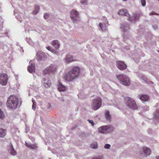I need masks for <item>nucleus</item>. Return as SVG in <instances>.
<instances>
[{"label": "nucleus", "mask_w": 159, "mask_h": 159, "mask_svg": "<svg viewBox=\"0 0 159 159\" xmlns=\"http://www.w3.org/2000/svg\"><path fill=\"white\" fill-rule=\"evenodd\" d=\"M90 148L93 149H97L98 148L97 143L96 142H93L90 145Z\"/></svg>", "instance_id": "nucleus-22"}, {"label": "nucleus", "mask_w": 159, "mask_h": 159, "mask_svg": "<svg viewBox=\"0 0 159 159\" xmlns=\"http://www.w3.org/2000/svg\"><path fill=\"white\" fill-rule=\"evenodd\" d=\"M105 117L106 119L108 120L111 119V116L109 112L108 111H106L105 112Z\"/></svg>", "instance_id": "nucleus-27"}, {"label": "nucleus", "mask_w": 159, "mask_h": 159, "mask_svg": "<svg viewBox=\"0 0 159 159\" xmlns=\"http://www.w3.org/2000/svg\"><path fill=\"white\" fill-rule=\"evenodd\" d=\"M157 159H159V156L156 157Z\"/></svg>", "instance_id": "nucleus-46"}, {"label": "nucleus", "mask_w": 159, "mask_h": 159, "mask_svg": "<svg viewBox=\"0 0 159 159\" xmlns=\"http://www.w3.org/2000/svg\"><path fill=\"white\" fill-rule=\"evenodd\" d=\"M18 98L14 96H10L8 99L7 103V107L9 109L14 110L16 108Z\"/></svg>", "instance_id": "nucleus-3"}, {"label": "nucleus", "mask_w": 159, "mask_h": 159, "mask_svg": "<svg viewBox=\"0 0 159 159\" xmlns=\"http://www.w3.org/2000/svg\"><path fill=\"white\" fill-rule=\"evenodd\" d=\"M141 5L143 7H145L146 4V1L145 0H140Z\"/></svg>", "instance_id": "nucleus-32"}, {"label": "nucleus", "mask_w": 159, "mask_h": 159, "mask_svg": "<svg viewBox=\"0 0 159 159\" xmlns=\"http://www.w3.org/2000/svg\"><path fill=\"white\" fill-rule=\"evenodd\" d=\"M80 2L83 5H86L88 3L87 0H81Z\"/></svg>", "instance_id": "nucleus-35"}, {"label": "nucleus", "mask_w": 159, "mask_h": 159, "mask_svg": "<svg viewBox=\"0 0 159 159\" xmlns=\"http://www.w3.org/2000/svg\"><path fill=\"white\" fill-rule=\"evenodd\" d=\"M70 17L74 22L80 20L79 13L77 11L75 10H73L70 11Z\"/></svg>", "instance_id": "nucleus-8"}, {"label": "nucleus", "mask_w": 159, "mask_h": 159, "mask_svg": "<svg viewBox=\"0 0 159 159\" xmlns=\"http://www.w3.org/2000/svg\"><path fill=\"white\" fill-rule=\"evenodd\" d=\"M88 121L90 123H91L92 125L94 126L95 124L94 123L93 121L92 120H88Z\"/></svg>", "instance_id": "nucleus-38"}, {"label": "nucleus", "mask_w": 159, "mask_h": 159, "mask_svg": "<svg viewBox=\"0 0 159 159\" xmlns=\"http://www.w3.org/2000/svg\"><path fill=\"white\" fill-rule=\"evenodd\" d=\"M49 15L48 13H45L44 15V17L45 19H47L48 18Z\"/></svg>", "instance_id": "nucleus-37"}, {"label": "nucleus", "mask_w": 159, "mask_h": 159, "mask_svg": "<svg viewBox=\"0 0 159 159\" xmlns=\"http://www.w3.org/2000/svg\"><path fill=\"white\" fill-rule=\"evenodd\" d=\"M141 76V79H143V80H145V77L144 76L142 75Z\"/></svg>", "instance_id": "nucleus-43"}, {"label": "nucleus", "mask_w": 159, "mask_h": 159, "mask_svg": "<svg viewBox=\"0 0 159 159\" xmlns=\"http://www.w3.org/2000/svg\"><path fill=\"white\" fill-rule=\"evenodd\" d=\"M126 105L129 108L133 110H136L137 106L135 101L132 98L127 97L125 98Z\"/></svg>", "instance_id": "nucleus-5"}, {"label": "nucleus", "mask_w": 159, "mask_h": 159, "mask_svg": "<svg viewBox=\"0 0 159 159\" xmlns=\"http://www.w3.org/2000/svg\"><path fill=\"white\" fill-rule=\"evenodd\" d=\"M26 145L30 149H35L37 147L35 144H30L27 143H26Z\"/></svg>", "instance_id": "nucleus-28"}, {"label": "nucleus", "mask_w": 159, "mask_h": 159, "mask_svg": "<svg viewBox=\"0 0 159 159\" xmlns=\"http://www.w3.org/2000/svg\"><path fill=\"white\" fill-rule=\"evenodd\" d=\"M46 57L44 53L41 51H39L37 54V59L38 61H40L44 59Z\"/></svg>", "instance_id": "nucleus-13"}, {"label": "nucleus", "mask_w": 159, "mask_h": 159, "mask_svg": "<svg viewBox=\"0 0 159 159\" xmlns=\"http://www.w3.org/2000/svg\"><path fill=\"white\" fill-rule=\"evenodd\" d=\"M64 61L65 63L69 64L74 61L73 57L70 55H68L64 59Z\"/></svg>", "instance_id": "nucleus-14"}, {"label": "nucleus", "mask_w": 159, "mask_h": 159, "mask_svg": "<svg viewBox=\"0 0 159 159\" xmlns=\"http://www.w3.org/2000/svg\"><path fill=\"white\" fill-rule=\"evenodd\" d=\"M113 129V127L111 125H103L98 128V132L103 134H107L111 133Z\"/></svg>", "instance_id": "nucleus-4"}, {"label": "nucleus", "mask_w": 159, "mask_h": 159, "mask_svg": "<svg viewBox=\"0 0 159 159\" xmlns=\"http://www.w3.org/2000/svg\"><path fill=\"white\" fill-rule=\"evenodd\" d=\"M118 15L124 16H127L129 18V20L132 23H134L139 19L140 16V14H136L133 15V16H131L128 13L126 9H121L118 11L117 12Z\"/></svg>", "instance_id": "nucleus-2"}, {"label": "nucleus", "mask_w": 159, "mask_h": 159, "mask_svg": "<svg viewBox=\"0 0 159 159\" xmlns=\"http://www.w3.org/2000/svg\"><path fill=\"white\" fill-rule=\"evenodd\" d=\"M6 131L2 128H0V137H4L6 134Z\"/></svg>", "instance_id": "nucleus-24"}, {"label": "nucleus", "mask_w": 159, "mask_h": 159, "mask_svg": "<svg viewBox=\"0 0 159 159\" xmlns=\"http://www.w3.org/2000/svg\"><path fill=\"white\" fill-rule=\"evenodd\" d=\"M111 146L108 144H106L104 145V148L106 149H109L111 148Z\"/></svg>", "instance_id": "nucleus-31"}, {"label": "nucleus", "mask_w": 159, "mask_h": 159, "mask_svg": "<svg viewBox=\"0 0 159 159\" xmlns=\"http://www.w3.org/2000/svg\"><path fill=\"white\" fill-rule=\"evenodd\" d=\"M116 64L118 68L120 70H124L126 68V66L123 62L121 61H117Z\"/></svg>", "instance_id": "nucleus-12"}, {"label": "nucleus", "mask_w": 159, "mask_h": 159, "mask_svg": "<svg viewBox=\"0 0 159 159\" xmlns=\"http://www.w3.org/2000/svg\"><path fill=\"white\" fill-rule=\"evenodd\" d=\"M151 149L147 147H143L141 149V156L144 157L149 156L151 154Z\"/></svg>", "instance_id": "nucleus-11"}, {"label": "nucleus", "mask_w": 159, "mask_h": 159, "mask_svg": "<svg viewBox=\"0 0 159 159\" xmlns=\"http://www.w3.org/2000/svg\"><path fill=\"white\" fill-rule=\"evenodd\" d=\"M35 67L34 64H31L28 66V70L30 73L34 72L35 71Z\"/></svg>", "instance_id": "nucleus-21"}, {"label": "nucleus", "mask_w": 159, "mask_h": 159, "mask_svg": "<svg viewBox=\"0 0 159 159\" xmlns=\"http://www.w3.org/2000/svg\"><path fill=\"white\" fill-rule=\"evenodd\" d=\"M8 80V76L6 74H0V84L2 85H6L7 83Z\"/></svg>", "instance_id": "nucleus-10"}, {"label": "nucleus", "mask_w": 159, "mask_h": 159, "mask_svg": "<svg viewBox=\"0 0 159 159\" xmlns=\"http://www.w3.org/2000/svg\"><path fill=\"white\" fill-rule=\"evenodd\" d=\"M153 27L155 30H156L157 29V26L156 25H153Z\"/></svg>", "instance_id": "nucleus-41"}, {"label": "nucleus", "mask_w": 159, "mask_h": 159, "mask_svg": "<svg viewBox=\"0 0 159 159\" xmlns=\"http://www.w3.org/2000/svg\"><path fill=\"white\" fill-rule=\"evenodd\" d=\"M46 49L48 50L51 52L52 53L56 54L57 55H58L59 53V52L58 51H55L51 47L48 46L46 47Z\"/></svg>", "instance_id": "nucleus-23"}, {"label": "nucleus", "mask_w": 159, "mask_h": 159, "mask_svg": "<svg viewBox=\"0 0 159 159\" xmlns=\"http://www.w3.org/2000/svg\"><path fill=\"white\" fill-rule=\"evenodd\" d=\"M154 119L157 120L159 122V110H157L154 114Z\"/></svg>", "instance_id": "nucleus-26"}, {"label": "nucleus", "mask_w": 159, "mask_h": 159, "mask_svg": "<svg viewBox=\"0 0 159 159\" xmlns=\"http://www.w3.org/2000/svg\"><path fill=\"white\" fill-rule=\"evenodd\" d=\"M27 42L29 43V44H30L31 45H32L33 42L29 38L27 39Z\"/></svg>", "instance_id": "nucleus-36"}, {"label": "nucleus", "mask_w": 159, "mask_h": 159, "mask_svg": "<svg viewBox=\"0 0 159 159\" xmlns=\"http://www.w3.org/2000/svg\"><path fill=\"white\" fill-rule=\"evenodd\" d=\"M159 14L154 11H152L150 13V15H158Z\"/></svg>", "instance_id": "nucleus-39"}, {"label": "nucleus", "mask_w": 159, "mask_h": 159, "mask_svg": "<svg viewBox=\"0 0 159 159\" xmlns=\"http://www.w3.org/2000/svg\"><path fill=\"white\" fill-rule=\"evenodd\" d=\"M140 99L144 102H147L149 99V97L146 95H139Z\"/></svg>", "instance_id": "nucleus-19"}, {"label": "nucleus", "mask_w": 159, "mask_h": 159, "mask_svg": "<svg viewBox=\"0 0 159 159\" xmlns=\"http://www.w3.org/2000/svg\"><path fill=\"white\" fill-rule=\"evenodd\" d=\"M39 7L38 6H36L35 7L34 9L33 12V14L34 15L36 14L39 10Z\"/></svg>", "instance_id": "nucleus-29"}, {"label": "nucleus", "mask_w": 159, "mask_h": 159, "mask_svg": "<svg viewBox=\"0 0 159 159\" xmlns=\"http://www.w3.org/2000/svg\"><path fill=\"white\" fill-rule=\"evenodd\" d=\"M117 79L120 83L125 85H129L130 84L129 78L126 75L121 74L117 76Z\"/></svg>", "instance_id": "nucleus-6"}, {"label": "nucleus", "mask_w": 159, "mask_h": 159, "mask_svg": "<svg viewBox=\"0 0 159 159\" xmlns=\"http://www.w3.org/2000/svg\"><path fill=\"white\" fill-rule=\"evenodd\" d=\"M143 110L144 111H148L149 110V107L148 106H145L143 107Z\"/></svg>", "instance_id": "nucleus-40"}, {"label": "nucleus", "mask_w": 159, "mask_h": 159, "mask_svg": "<svg viewBox=\"0 0 159 159\" xmlns=\"http://www.w3.org/2000/svg\"><path fill=\"white\" fill-rule=\"evenodd\" d=\"M158 2H159V0H157Z\"/></svg>", "instance_id": "nucleus-47"}, {"label": "nucleus", "mask_w": 159, "mask_h": 159, "mask_svg": "<svg viewBox=\"0 0 159 159\" xmlns=\"http://www.w3.org/2000/svg\"><path fill=\"white\" fill-rule=\"evenodd\" d=\"M7 149L8 152L12 155H15L16 152L14 149L11 143L9 144L7 147Z\"/></svg>", "instance_id": "nucleus-15"}, {"label": "nucleus", "mask_w": 159, "mask_h": 159, "mask_svg": "<svg viewBox=\"0 0 159 159\" xmlns=\"http://www.w3.org/2000/svg\"><path fill=\"white\" fill-rule=\"evenodd\" d=\"M4 117V115L3 112L1 109H0V118L3 119Z\"/></svg>", "instance_id": "nucleus-33"}, {"label": "nucleus", "mask_w": 159, "mask_h": 159, "mask_svg": "<svg viewBox=\"0 0 159 159\" xmlns=\"http://www.w3.org/2000/svg\"><path fill=\"white\" fill-rule=\"evenodd\" d=\"M2 23H1L0 24V29L2 28Z\"/></svg>", "instance_id": "nucleus-44"}, {"label": "nucleus", "mask_w": 159, "mask_h": 159, "mask_svg": "<svg viewBox=\"0 0 159 159\" xmlns=\"http://www.w3.org/2000/svg\"><path fill=\"white\" fill-rule=\"evenodd\" d=\"M51 84V82L49 80L43 83V86L45 88L49 87Z\"/></svg>", "instance_id": "nucleus-25"}, {"label": "nucleus", "mask_w": 159, "mask_h": 159, "mask_svg": "<svg viewBox=\"0 0 159 159\" xmlns=\"http://www.w3.org/2000/svg\"><path fill=\"white\" fill-rule=\"evenodd\" d=\"M32 102H33V105L32 106V108L34 110L35 109V106L36 105V103L35 100L33 99H32Z\"/></svg>", "instance_id": "nucleus-30"}, {"label": "nucleus", "mask_w": 159, "mask_h": 159, "mask_svg": "<svg viewBox=\"0 0 159 159\" xmlns=\"http://www.w3.org/2000/svg\"><path fill=\"white\" fill-rule=\"evenodd\" d=\"M80 72V68L78 66H74L68 73L64 75L63 79L67 81H72L78 78Z\"/></svg>", "instance_id": "nucleus-1"}, {"label": "nucleus", "mask_w": 159, "mask_h": 159, "mask_svg": "<svg viewBox=\"0 0 159 159\" xmlns=\"http://www.w3.org/2000/svg\"><path fill=\"white\" fill-rule=\"evenodd\" d=\"M120 28L123 32H126L129 29V25L127 24H122L121 25Z\"/></svg>", "instance_id": "nucleus-20"}, {"label": "nucleus", "mask_w": 159, "mask_h": 159, "mask_svg": "<svg viewBox=\"0 0 159 159\" xmlns=\"http://www.w3.org/2000/svg\"><path fill=\"white\" fill-rule=\"evenodd\" d=\"M47 82V80L46 78H43V83Z\"/></svg>", "instance_id": "nucleus-42"}, {"label": "nucleus", "mask_w": 159, "mask_h": 159, "mask_svg": "<svg viewBox=\"0 0 159 159\" xmlns=\"http://www.w3.org/2000/svg\"><path fill=\"white\" fill-rule=\"evenodd\" d=\"M102 104V99L99 97L94 99L92 103L91 107L94 110H96L98 109Z\"/></svg>", "instance_id": "nucleus-7"}, {"label": "nucleus", "mask_w": 159, "mask_h": 159, "mask_svg": "<svg viewBox=\"0 0 159 159\" xmlns=\"http://www.w3.org/2000/svg\"><path fill=\"white\" fill-rule=\"evenodd\" d=\"M103 22H104V23H105L108 24V21L107 20V19L106 17H103V19H102V22L101 23H103Z\"/></svg>", "instance_id": "nucleus-34"}, {"label": "nucleus", "mask_w": 159, "mask_h": 159, "mask_svg": "<svg viewBox=\"0 0 159 159\" xmlns=\"http://www.w3.org/2000/svg\"><path fill=\"white\" fill-rule=\"evenodd\" d=\"M99 26L102 31L105 30L108 25V24L105 23H99Z\"/></svg>", "instance_id": "nucleus-18"}, {"label": "nucleus", "mask_w": 159, "mask_h": 159, "mask_svg": "<svg viewBox=\"0 0 159 159\" xmlns=\"http://www.w3.org/2000/svg\"><path fill=\"white\" fill-rule=\"evenodd\" d=\"M52 45L56 49H58L60 47V44L57 40H54L52 42Z\"/></svg>", "instance_id": "nucleus-16"}, {"label": "nucleus", "mask_w": 159, "mask_h": 159, "mask_svg": "<svg viewBox=\"0 0 159 159\" xmlns=\"http://www.w3.org/2000/svg\"><path fill=\"white\" fill-rule=\"evenodd\" d=\"M58 90L60 92H64L66 90V87L63 85L61 83L59 82L58 85Z\"/></svg>", "instance_id": "nucleus-17"}, {"label": "nucleus", "mask_w": 159, "mask_h": 159, "mask_svg": "<svg viewBox=\"0 0 159 159\" xmlns=\"http://www.w3.org/2000/svg\"><path fill=\"white\" fill-rule=\"evenodd\" d=\"M58 66L57 65L55 64H51L43 71V74L45 75L49 72H53L56 70Z\"/></svg>", "instance_id": "nucleus-9"}, {"label": "nucleus", "mask_w": 159, "mask_h": 159, "mask_svg": "<svg viewBox=\"0 0 159 159\" xmlns=\"http://www.w3.org/2000/svg\"><path fill=\"white\" fill-rule=\"evenodd\" d=\"M93 159H101V158H100L96 157L94 158Z\"/></svg>", "instance_id": "nucleus-45"}]
</instances>
